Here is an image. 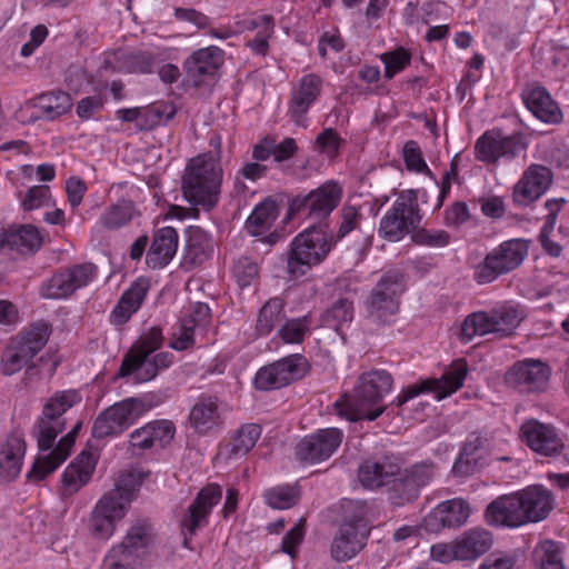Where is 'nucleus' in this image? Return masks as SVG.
I'll return each instance as SVG.
<instances>
[{
    "label": "nucleus",
    "mask_w": 569,
    "mask_h": 569,
    "mask_svg": "<svg viewBox=\"0 0 569 569\" xmlns=\"http://www.w3.org/2000/svg\"><path fill=\"white\" fill-rule=\"evenodd\" d=\"M470 513L469 505L460 498L440 502L422 521L423 528L429 532H439L443 528L462 526Z\"/></svg>",
    "instance_id": "bb28decb"
},
{
    "label": "nucleus",
    "mask_w": 569,
    "mask_h": 569,
    "mask_svg": "<svg viewBox=\"0 0 569 569\" xmlns=\"http://www.w3.org/2000/svg\"><path fill=\"white\" fill-rule=\"evenodd\" d=\"M34 107L39 110L40 117L54 120L70 111L72 100L64 91H51L37 97Z\"/></svg>",
    "instance_id": "37998d69"
},
{
    "label": "nucleus",
    "mask_w": 569,
    "mask_h": 569,
    "mask_svg": "<svg viewBox=\"0 0 569 569\" xmlns=\"http://www.w3.org/2000/svg\"><path fill=\"white\" fill-rule=\"evenodd\" d=\"M193 320H183L181 319V323L177 333H174V338L170 341V347L178 351H183L191 348L194 345V330L192 325Z\"/></svg>",
    "instance_id": "e2e57ef3"
},
{
    "label": "nucleus",
    "mask_w": 569,
    "mask_h": 569,
    "mask_svg": "<svg viewBox=\"0 0 569 569\" xmlns=\"http://www.w3.org/2000/svg\"><path fill=\"white\" fill-rule=\"evenodd\" d=\"M391 386L392 378L385 370L363 373L352 393L343 395L342 399L335 403L338 415L349 421L376 420L386 409L381 401Z\"/></svg>",
    "instance_id": "7ed1b4c3"
},
{
    "label": "nucleus",
    "mask_w": 569,
    "mask_h": 569,
    "mask_svg": "<svg viewBox=\"0 0 569 569\" xmlns=\"http://www.w3.org/2000/svg\"><path fill=\"white\" fill-rule=\"evenodd\" d=\"M322 91V79L316 73L302 76L292 87L287 114L298 127H308V111Z\"/></svg>",
    "instance_id": "412c9836"
},
{
    "label": "nucleus",
    "mask_w": 569,
    "mask_h": 569,
    "mask_svg": "<svg viewBox=\"0 0 569 569\" xmlns=\"http://www.w3.org/2000/svg\"><path fill=\"white\" fill-rule=\"evenodd\" d=\"M189 425L199 435H208L222 422L220 401L216 396L201 395L190 408Z\"/></svg>",
    "instance_id": "c85d7f7f"
},
{
    "label": "nucleus",
    "mask_w": 569,
    "mask_h": 569,
    "mask_svg": "<svg viewBox=\"0 0 569 569\" xmlns=\"http://www.w3.org/2000/svg\"><path fill=\"white\" fill-rule=\"evenodd\" d=\"M343 194L336 181H327L307 194H297L289 201L290 216H303L321 221L338 207Z\"/></svg>",
    "instance_id": "f8f14e48"
},
{
    "label": "nucleus",
    "mask_w": 569,
    "mask_h": 569,
    "mask_svg": "<svg viewBox=\"0 0 569 569\" xmlns=\"http://www.w3.org/2000/svg\"><path fill=\"white\" fill-rule=\"evenodd\" d=\"M262 497L270 508L283 510L298 503L300 490L297 486L281 485L264 490Z\"/></svg>",
    "instance_id": "09e8293b"
},
{
    "label": "nucleus",
    "mask_w": 569,
    "mask_h": 569,
    "mask_svg": "<svg viewBox=\"0 0 569 569\" xmlns=\"http://www.w3.org/2000/svg\"><path fill=\"white\" fill-rule=\"evenodd\" d=\"M261 436V427L257 423H247L240 427L229 443V452L234 457L246 456L257 443Z\"/></svg>",
    "instance_id": "8fccbe9b"
},
{
    "label": "nucleus",
    "mask_w": 569,
    "mask_h": 569,
    "mask_svg": "<svg viewBox=\"0 0 569 569\" xmlns=\"http://www.w3.org/2000/svg\"><path fill=\"white\" fill-rule=\"evenodd\" d=\"M380 60L385 64V78L392 79L396 74L403 71L411 61V53L403 47L380 54Z\"/></svg>",
    "instance_id": "6e6d98bb"
},
{
    "label": "nucleus",
    "mask_w": 569,
    "mask_h": 569,
    "mask_svg": "<svg viewBox=\"0 0 569 569\" xmlns=\"http://www.w3.org/2000/svg\"><path fill=\"white\" fill-rule=\"evenodd\" d=\"M332 248V237L322 227H310L296 236L286 256V272L296 280L321 263Z\"/></svg>",
    "instance_id": "423d86ee"
},
{
    "label": "nucleus",
    "mask_w": 569,
    "mask_h": 569,
    "mask_svg": "<svg viewBox=\"0 0 569 569\" xmlns=\"http://www.w3.org/2000/svg\"><path fill=\"white\" fill-rule=\"evenodd\" d=\"M29 363L10 343L1 357V370L6 376H12Z\"/></svg>",
    "instance_id": "0e129e2a"
},
{
    "label": "nucleus",
    "mask_w": 569,
    "mask_h": 569,
    "mask_svg": "<svg viewBox=\"0 0 569 569\" xmlns=\"http://www.w3.org/2000/svg\"><path fill=\"white\" fill-rule=\"evenodd\" d=\"M152 538V528L148 520H136L128 529L122 541L113 546L104 556L102 569H137Z\"/></svg>",
    "instance_id": "6e6552de"
},
{
    "label": "nucleus",
    "mask_w": 569,
    "mask_h": 569,
    "mask_svg": "<svg viewBox=\"0 0 569 569\" xmlns=\"http://www.w3.org/2000/svg\"><path fill=\"white\" fill-rule=\"evenodd\" d=\"M456 540L459 560H476L486 553L493 542L491 532L480 527L466 530Z\"/></svg>",
    "instance_id": "72a5a7b5"
},
{
    "label": "nucleus",
    "mask_w": 569,
    "mask_h": 569,
    "mask_svg": "<svg viewBox=\"0 0 569 569\" xmlns=\"http://www.w3.org/2000/svg\"><path fill=\"white\" fill-rule=\"evenodd\" d=\"M438 471L430 460L402 468L401 459L395 455L363 460L358 467V480L368 490L387 488L388 500L402 507L417 500L422 488L428 486Z\"/></svg>",
    "instance_id": "f257e3e1"
},
{
    "label": "nucleus",
    "mask_w": 569,
    "mask_h": 569,
    "mask_svg": "<svg viewBox=\"0 0 569 569\" xmlns=\"http://www.w3.org/2000/svg\"><path fill=\"white\" fill-rule=\"evenodd\" d=\"M523 311L518 307L505 303L489 312L478 311L469 315L461 325V337L470 341L475 336L495 333L500 338L515 332L522 319Z\"/></svg>",
    "instance_id": "0eeeda50"
},
{
    "label": "nucleus",
    "mask_w": 569,
    "mask_h": 569,
    "mask_svg": "<svg viewBox=\"0 0 569 569\" xmlns=\"http://www.w3.org/2000/svg\"><path fill=\"white\" fill-rule=\"evenodd\" d=\"M50 200V188L48 186H34L27 192L22 201L23 210L31 211L48 204Z\"/></svg>",
    "instance_id": "69168bd1"
},
{
    "label": "nucleus",
    "mask_w": 569,
    "mask_h": 569,
    "mask_svg": "<svg viewBox=\"0 0 569 569\" xmlns=\"http://www.w3.org/2000/svg\"><path fill=\"white\" fill-rule=\"evenodd\" d=\"M368 537L369 527L362 513L346 518L331 542L332 559L338 562L352 559L365 548Z\"/></svg>",
    "instance_id": "aec40b11"
},
{
    "label": "nucleus",
    "mask_w": 569,
    "mask_h": 569,
    "mask_svg": "<svg viewBox=\"0 0 569 569\" xmlns=\"http://www.w3.org/2000/svg\"><path fill=\"white\" fill-rule=\"evenodd\" d=\"M210 253V240L206 232L200 228H191L187 233L184 263L192 267L199 266L209 258Z\"/></svg>",
    "instance_id": "79ce46f5"
},
{
    "label": "nucleus",
    "mask_w": 569,
    "mask_h": 569,
    "mask_svg": "<svg viewBox=\"0 0 569 569\" xmlns=\"http://www.w3.org/2000/svg\"><path fill=\"white\" fill-rule=\"evenodd\" d=\"M50 336V326L39 321L23 331L11 345L29 363L46 346Z\"/></svg>",
    "instance_id": "f704fd0d"
},
{
    "label": "nucleus",
    "mask_w": 569,
    "mask_h": 569,
    "mask_svg": "<svg viewBox=\"0 0 569 569\" xmlns=\"http://www.w3.org/2000/svg\"><path fill=\"white\" fill-rule=\"evenodd\" d=\"M97 460L91 452L82 451L62 473V497H70L84 487L96 470Z\"/></svg>",
    "instance_id": "7c9ffc66"
},
{
    "label": "nucleus",
    "mask_w": 569,
    "mask_h": 569,
    "mask_svg": "<svg viewBox=\"0 0 569 569\" xmlns=\"http://www.w3.org/2000/svg\"><path fill=\"white\" fill-rule=\"evenodd\" d=\"M178 248V232L172 227L159 229L147 253V264L152 269L166 267L174 257Z\"/></svg>",
    "instance_id": "473e14b6"
},
{
    "label": "nucleus",
    "mask_w": 569,
    "mask_h": 569,
    "mask_svg": "<svg viewBox=\"0 0 569 569\" xmlns=\"http://www.w3.org/2000/svg\"><path fill=\"white\" fill-rule=\"evenodd\" d=\"M97 271L91 262L60 269L41 284L40 295L46 299L68 298L78 289L88 286L97 277Z\"/></svg>",
    "instance_id": "4468645a"
},
{
    "label": "nucleus",
    "mask_w": 569,
    "mask_h": 569,
    "mask_svg": "<svg viewBox=\"0 0 569 569\" xmlns=\"http://www.w3.org/2000/svg\"><path fill=\"white\" fill-rule=\"evenodd\" d=\"M66 420H52L42 415L34 426V437L37 438L40 451L52 449L57 436L63 431Z\"/></svg>",
    "instance_id": "864d4df0"
},
{
    "label": "nucleus",
    "mask_w": 569,
    "mask_h": 569,
    "mask_svg": "<svg viewBox=\"0 0 569 569\" xmlns=\"http://www.w3.org/2000/svg\"><path fill=\"white\" fill-rule=\"evenodd\" d=\"M279 216V208L276 200L266 198L256 206L246 221V230L251 236L264 233Z\"/></svg>",
    "instance_id": "a19ab883"
},
{
    "label": "nucleus",
    "mask_w": 569,
    "mask_h": 569,
    "mask_svg": "<svg viewBox=\"0 0 569 569\" xmlns=\"http://www.w3.org/2000/svg\"><path fill=\"white\" fill-rule=\"evenodd\" d=\"M81 426V421H78L72 429L59 440L51 452L36 459L31 470L27 475L30 481L38 482L43 480L68 458Z\"/></svg>",
    "instance_id": "cd10ccee"
},
{
    "label": "nucleus",
    "mask_w": 569,
    "mask_h": 569,
    "mask_svg": "<svg viewBox=\"0 0 569 569\" xmlns=\"http://www.w3.org/2000/svg\"><path fill=\"white\" fill-rule=\"evenodd\" d=\"M154 447H166L174 436V426L169 420H156L148 423Z\"/></svg>",
    "instance_id": "052dcab7"
},
{
    "label": "nucleus",
    "mask_w": 569,
    "mask_h": 569,
    "mask_svg": "<svg viewBox=\"0 0 569 569\" xmlns=\"http://www.w3.org/2000/svg\"><path fill=\"white\" fill-rule=\"evenodd\" d=\"M24 453L23 435L18 431L9 435L0 447V479L2 481H11L19 476Z\"/></svg>",
    "instance_id": "2f4dec72"
},
{
    "label": "nucleus",
    "mask_w": 569,
    "mask_h": 569,
    "mask_svg": "<svg viewBox=\"0 0 569 569\" xmlns=\"http://www.w3.org/2000/svg\"><path fill=\"white\" fill-rule=\"evenodd\" d=\"M553 505V493L541 485H533L495 499L487 507L486 520L489 525L517 528L545 520Z\"/></svg>",
    "instance_id": "f03ea898"
},
{
    "label": "nucleus",
    "mask_w": 569,
    "mask_h": 569,
    "mask_svg": "<svg viewBox=\"0 0 569 569\" xmlns=\"http://www.w3.org/2000/svg\"><path fill=\"white\" fill-rule=\"evenodd\" d=\"M163 342V336L160 328L153 327L141 335L131 349L124 356L120 368H132L139 361L149 357L152 352L160 349Z\"/></svg>",
    "instance_id": "4c0bfd02"
},
{
    "label": "nucleus",
    "mask_w": 569,
    "mask_h": 569,
    "mask_svg": "<svg viewBox=\"0 0 569 569\" xmlns=\"http://www.w3.org/2000/svg\"><path fill=\"white\" fill-rule=\"evenodd\" d=\"M353 315V301L349 298H339L325 311L322 322L323 326L333 329L343 339L342 329L351 323Z\"/></svg>",
    "instance_id": "c03bdc74"
},
{
    "label": "nucleus",
    "mask_w": 569,
    "mask_h": 569,
    "mask_svg": "<svg viewBox=\"0 0 569 569\" xmlns=\"http://www.w3.org/2000/svg\"><path fill=\"white\" fill-rule=\"evenodd\" d=\"M81 401L76 390H62L53 393L43 406L42 415L52 420H64L63 413Z\"/></svg>",
    "instance_id": "49530a36"
},
{
    "label": "nucleus",
    "mask_w": 569,
    "mask_h": 569,
    "mask_svg": "<svg viewBox=\"0 0 569 569\" xmlns=\"http://www.w3.org/2000/svg\"><path fill=\"white\" fill-rule=\"evenodd\" d=\"M144 405L141 400L129 398L117 402L102 411L92 427L96 439L118 436L127 430L142 413Z\"/></svg>",
    "instance_id": "dca6fc26"
},
{
    "label": "nucleus",
    "mask_w": 569,
    "mask_h": 569,
    "mask_svg": "<svg viewBox=\"0 0 569 569\" xmlns=\"http://www.w3.org/2000/svg\"><path fill=\"white\" fill-rule=\"evenodd\" d=\"M138 488L139 482L132 473L119 476L113 489L103 493L91 511L89 529L93 537L107 540L114 533L117 522L126 516Z\"/></svg>",
    "instance_id": "39448f33"
},
{
    "label": "nucleus",
    "mask_w": 569,
    "mask_h": 569,
    "mask_svg": "<svg viewBox=\"0 0 569 569\" xmlns=\"http://www.w3.org/2000/svg\"><path fill=\"white\" fill-rule=\"evenodd\" d=\"M551 368L539 359L527 358L515 362L506 372V383L522 393H538L547 390Z\"/></svg>",
    "instance_id": "a211bd4d"
},
{
    "label": "nucleus",
    "mask_w": 569,
    "mask_h": 569,
    "mask_svg": "<svg viewBox=\"0 0 569 569\" xmlns=\"http://www.w3.org/2000/svg\"><path fill=\"white\" fill-rule=\"evenodd\" d=\"M234 277L241 287L250 286L258 276V266L249 258H242L237 261L233 268Z\"/></svg>",
    "instance_id": "338daca9"
},
{
    "label": "nucleus",
    "mask_w": 569,
    "mask_h": 569,
    "mask_svg": "<svg viewBox=\"0 0 569 569\" xmlns=\"http://www.w3.org/2000/svg\"><path fill=\"white\" fill-rule=\"evenodd\" d=\"M521 98L528 110L539 120L547 123H558L561 121V110L546 88L538 84H529L522 90Z\"/></svg>",
    "instance_id": "c756f323"
},
{
    "label": "nucleus",
    "mask_w": 569,
    "mask_h": 569,
    "mask_svg": "<svg viewBox=\"0 0 569 569\" xmlns=\"http://www.w3.org/2000/svg\"><path fill=\"white\" fill-rule=\"evenodd\" d=\"M312 318L310 315L284 320L278 329V337L284 343H301L306 336L310 333Z\"/></svg>",
    "instance_id": "603ef678"
},
{
    "label": "nucleus",
    "mask_w": 569,
    "mask_h": 569,
    "mask_svg": "<svg viewBox=\"0 0 569 569\" xmlns=\"http://www.w3.org/2000/svg\"><path fill=\"white\" fill-rule=\"evenodd\" d=\"M417 244L427 246L431 248H443L450 243V234L445 230H417L412 236Z\"/></svg>",
    "instance_id": "13d9d810"
},
{
    "label": "nucleus",
    "mask_w": 569,
    "mask_h": 569,
    "mask_svg": "<svg viewBox=\"0 0 569 569\" xmlns=\"http://www.w3.org/2000/svg\"><path fill=\"white\" fill-rule=\"evenodd\" d=\"M159 56L151 50H137L121 58L122 68L130 73H151L159 62Z\"/></svg>",
    "instance_id": "3c124183"
},
{
    "label": "nucleus",
    "mask_w": 569,
    "mask_h": 569,
    "mask_svg": "<svg viewBox=\"0 0 569 569\" xmlns=\"http://www.w3.org/2000/svg\"><path fill=\"white\" fill-rule=\"evenodd\" d=\"M340 216L341 222L339 224L337 237L342 239L359 227L362 214L358 207L345 204L340 210Z\"/></svg>",
    "instance_id": "bf43d9fd"
},
{
    "label": "nucleus",
    "mask_w": 569,
    "mask_h": 569,
    "mask_svg": "<svg viewBox=\"0 0 569 569\" xmlns=\"http://www.w3.org/2000/svg\"><path fill=\"white\" fill-rule=\"evenodd\" d=\"M402 156L406 167L409 171H416L432 177V172L427 166L421 149L417 141L409 140L405 143L402 149Z\"/></svg>",
    "instance_id": "4d7b16f0"
},
{
    "label": "nucleus",
    "mask_w": 569,
    "mask_h": 569,
    "mask_svg": "<svg viewBox=\"0 0 569 569\" xmlns=\"http://www.w3.org/2000/svg\"><path fill=\"white\" fill-rule=\"evenodd\" d=\"M342 439L343 432L338 428L320 429L297 445L296 457L306 463L320 462L333 455Z\"/></svg>",
    "instance_id": "5701e85b"
},
{
    "label": "nucleus",
    "mask_w": 569,
    "mask_h": 569,
    "mask_svg": "<svg viewBox=\"0 0 569 569\" xmlns=\"http://www.w3.org/2000/svg\"><path fill=\"white\" fill-rule=\"evenodd\" d=\"M148 291V283L146 280L134 281L128 290L123 292L118 305L114 307L111 318L113 323L123 325L130 317L137 312L142 305Z\"/></svg>",
    "instance_id": "e433bc0d"
},
{
    "label": "nucleus",
    "mask_w": 569,
    "mask_h": 569,
    "mask_svg": "<svg viewBox=\"0 0 569 569\" xmlns=\"http://www.w3.org/2000/svg\"><path fill=\"white\" fill-rule=\"evenodd\" d=\"M223 170L217 156L208 152L191 159L182 176L181 189L184 199L203 210H212L219 201Z\"/></svg>",
    "instance_id": "20e7f679"
},
{
    "label": "nucleus",
    "mask_w": 569,
    "mask_h": 569,
    "mask_svg": "<svg viewBox=\"0 0 569 569\" xmlns=\"http://www.w3.org/2000/svg\"><path fill=\"white\" fill-rule=\"evenodd\" d=\"M224 52L216 46L193 51L183 62L187 77L199 87L207 78H214L223 64Z\"/></svg>",
    "instance_id": "a878e982"
},
{
    "label": "nucleus",
    "mask_w": 569,
    "mask_h": 569,
    "mask_svg": "<svg viewBox=\"0 0 569 569\" xmlns=\"http://www.w3.org/2000/svg\"><path fill=\"white\" fill-rule=\"evenodd\" d=\"M222 498V490L216 483H209L197 495L196 499L188 507L181 521L183 533L194 535L197 530L207 526L208 517L212 508L219 503Z\"/></svg>",
    "instance_id": "393cba45"
},
{
    "label": "nucleus",
    "mask_w": 569,
    "mask_h": 569,
    "mask_svg": "<svg viewBox=\"0 0 569 569\" xmlns=\"http://www.w3.org/2000/svg\"><path fill=\"white\" fill-rule=\"evenodd\" d=\"M468 373L466 360L458 359L453 361L440 378H429L419 385L407 387L395 400L398 407H401L408 400L422 392H433L438 400H441L456 392L463 386Z\"/></svg>",
    "instance_id": "ddd939ff"
},
{
    "label": "nucleus",
    "mask_w": 569,
    "mask_h": 569,
    "mask_svg": "<svg viewBox=\"0 0 569 569\" xmlns=\"http://www.w3.org/2000/svg\"><path fill=\"white\" fill-rule=\"evenodd\" d=\"M537 569H565L562 550L558 542L545 540L533 551Z\"/></svg>",
    "instance_id": "de8ad7c7"
},
{
    "label": "nucleus",
    "mask_w": 569,
    "mask_h": 569,
    "mask_svg": "<svg viewBox=\"0 0 569 569\" xmlns=\"http://www.w3.org/2000/svg\"><path fill=\"white\" fill-rule=\"evenodd\" d=\"M172 362L173 355L163 351L154 355L152 358H144L132 368H119V376H132L134 382H147L154 379L161 370L168 369Z\"/></svg>",
    "instance_id": "c9c22d12"
},
{
    "label": "nucleus",
    "mask_w": 569,
    "mask_h": 569,
    "mask_svg": "<svg viewBox=\"0 0 569 569\" xmlns=\"http://www.w3.org/2000/svg\"><path fill=\"white\" fill-rule=\"evenodd\" d=\"M520 433L522 440L532 451L545 457L558 456L565 446L552 426L535 419L523 422Z\"/></svg>",
    "instance_id": "b1692460"
},
{
    "label": "nucleus",
    "mask_w": 569,
    "mask_h": 569,
    "mask_svg": "<svg viewBox=\"0 0 569 569\" xmlns=\"http://www.w3.org/2000/svg\"><path fill=\"white\" fill-rule=\"evenodd\" d=\"M553 173L550 168L532 163L512 189V201L517 207H528L540 199L551 187Z\"/></svg>",
    "instance_id": "4be33fe9"
},
{
    "label": "nucleus",
    "mask_w": 569,
    "mask_h": 569,
    "mask_svg": "<svg viewBox=\"0 0 569 569\" xmlns=\"http://www.w3.org/2000/svg\"><path fill=\"white\" fill-rule=\"evenodd\" d=\"M309 370L307 359L295 353L264 366L254 377V387L259 390H274L301 379Z\"/></svg>",
    "instance_id": "2eb2a0df"
},
{
    "label": "nucleus",
    "mask_w": 569,
    "mask_h": 569,
    "mask_svg": "<svg viewBox=\"0 0 569 569\" xmlns=\"http://www.w3.org/2000/svg\"><path fill=\"white\" fill-rule=\"evenodd\" d=\"M421 218L417 191L402 190L381 218L379 234L386 240L399 241L418 228Z\"/></svg>",
    "instance_id": "1a4fd4ad"
},
{
    "label": "nucleus",
    "mask_w": 569,
    "mask_h": 569,
    "mask_svg": "<svg viewBox=\"0 0 569 569\" xmlns=\"http://www.w3.org/2000/svg\"><path fill=\"white\" fill-rule=\"evenodd\" d=\"M522 133L503 134L500 129L486 131L475 146L476 158L485 163H496L500 158L513 159L527 149Z\"/></svg>",
    "instance_id": "f3484780"
},
{
    "label": "nucleus",
    "mask_w": 569,
    "mask_h": 569,
    "mask_svg": "<svg viewBox=\"0 0 569 569\" xmlns=\"http://www.w3.org/2000/svg\"><path fill=\"white\" fill-rule=\"evenodd\" d=\"M405 288L399 270L382 274L366 302L369 317L376 322L390 323L399 310V299Z\"/></svg>",
    "instance_id": "9b49d317"
},
{
    "label": "nucleus",
    "mask_w": 569,
    "mask_h": 569,
    "mask_svg": "<svg viewBox=\"0 0 569 569\" xmlns=\"http://www.w3.org/2000/svg\"><path fill=\"white\" fill-rule=\"evenodd\" d=\"M176 108L169 102L152 103L148 107H142V123L141 131H148L157 126L169 122L176 114Z\"/></svg>",
    "instance_id": "5fc2aeb1"
},
{
    "label": "nucleus",
    "mask_w": 569,
    "mask_h": 569,
    "mask_svg": "<svg viewBox=\"0 0 569 569\" xmlns=\"http://www.w3.org/2000/svg\"><path fill=\"white\" fill-rule=\"evenodd\" d=\"M286 302L282 298L274 297L269 299L260 309L256 331L260 337L269 336L276 328H280L286 320Z\"/></svg>",
    "instance_id": "ea45409f"
},
{
    "label": "nucleus",
    "mask_w": 569,
    "mask_h": 569,
    "mask_svg": "<svg viewBox=\"0 0 569 569\" xmlns=\"http://www.w3.org/2000/svg\"><path fill=\"white\" fill-rule=\"evenodd\" d=\"M306 520L300 518L298 522L284 535L281 550L291 557L296 556L297 548L302 542L306 533Z\"/></svg>",
    "instance_id": "680f3d73"
},
{
    "label": "nucleus",
    "mask_w": 569,
    "mask_h": 569,
    "mask_svg": "<svg viewBox=\"0 0 569 569\" xmlns=\"http://www.w3.org/2000/svg\"><path fill=\"white\" fill-rule=\"evenodd\" d=\"M138 214L132 201L119 200L104 209L97 221V227L116 231L129 224Z\"/></svg>",
    "instance_id": "58836bf2"
},
{
    "label": "nucleus",
    "mask_w": 569,
    "mask_h": 569,
    "mask_svg": "<svg viewBox=\"0 0 569 569\" xmlns=\"http://www.w3.org/2000/svg\"><path fill=\"white\" fill-rule=\"evenodd\" d=\"M42 244V237L37 227L21 224L10 227L9 249L20 253H34Z\"/></svg>",
    "instance_id": "a18cd8bd"
},
{
    "label": "nucleus",
    "mask_w": 569,
    "mask_h": 569,
    "mask_svg": "<svg viewBox=\"0 0 569 569\" xmlns=\"http://www.w3.org/2000/svg\"><path fill=\"white\" fill-rule=\"evenodd\" d=\"M316 143L322 152L333 157L339 151L341 139L333 129L327 128L318 134Z\"/></svg>",
    "instance_id": "774afa93"
},
{
    "label": "nucleus",
    "mask_w": 569,
    "mask_h": 569,
    "mask_svg": "<svg viewBox=\"0 0 569 569\" xmlns=\"http://www.w3.org/2000/svg\"><path fill=\"white\" fill-rule=\"evenodd\" d=\"M527 254L528 244L525 240L511 239L503 241L476 266L473 280L479 284L491 283L500 276L517 269Z\"/></svg>",
    "instance_id": "9d476101"
},
{
    "label": "nucleus",
    "mask_w": 569,
    "mask_h": 569,
    "mask_svg": "<svg viewBox=\"0 0 569 569\" xmlns=\"http://www.w3.org/2000/svg\"><path fill=\"white\" fill-rule=\"evenodd\" d=\"M492 435L488 431L471 432L462 443L451 472L455 477H469L485 468L491 452Z\"/></svg>",
    "instance_id": "6ab92c4d"
}]
</instances>
